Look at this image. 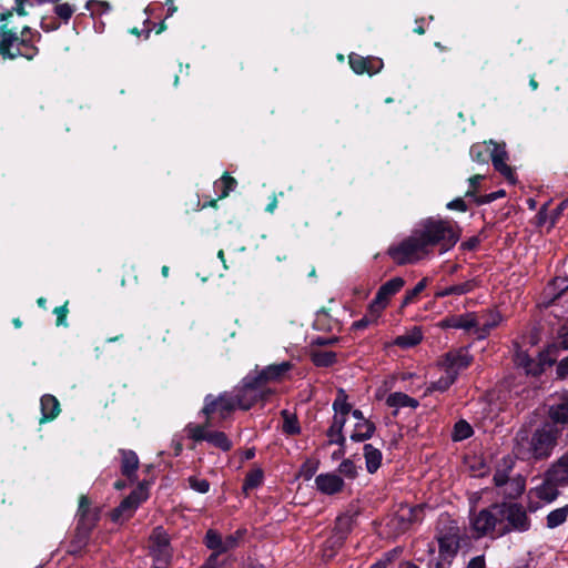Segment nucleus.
I'll return each instance as SVG.
<instances>
[{"instance_id":"49530a36","label":"nucleus","mask_w":568,"mask_h":568,"mask_svg":"<svg viewBox=\"0 0 568 568\" xmlns=\"http://www.w3.org/2000/svg\"><path fill=\"white\" fill-rule=\"evenodd\" d=\"M284 423H283V432L288 435L300 434L301 427L295 416L287 413V410H283Z\"/></svg>"},{"instance_id":"f704fd0d","label":"nucleus","mask_w":568,"mask_h":568,"mask_svg":"<svg viewBox=\"0 0 568 568\" xmlns=\"http://www.w3.org/2000/svg\"><path fill=\"white\" fill-rule=\"evenodd\" d=\"M491 141L476 143L470 148V158L474 162L487 164L490 158Z\"/></svg>"},{"instance_id":"5701e85b","label":"nucleus","mask_w":568,"mask_h":568,"mask_svg":"<svg viewBox=\"0 0 568 568\" xmlns=\"http://www.w3.org/2000/svg\"><path fill=\"white\" fill-rule=\"evenodd\" d=\"M501 320L503 317L497 311L487 312L481 316V322H477V336L485 338L493 328L500 324Z\"/></svg>"},{"instance_id":"72a5a7b5","label":"nucleus","mask_w":568,"mask_h":568,"mask_svg":"<svg viewBox=\"0 0 568 568\" xmlns=\"http://www.w3.org/2000/svg\"><path fill=\"white\" fill-rule=\"evenodd\" d=\"M475 287V282L473 280L466 281L460 284H455L447 286L436 293V297H446L449 295H464L471 292Z\"/></svg>"},{"instance_id":"f03ea898","label":"nucleus","mask_w":568,"mask_h":568,"mask_svg":"<svg viewBox=\"0 0 568 568\" xmlns=\"http://www.w3.org/2000/svg\"><path fill=\"white\" fill-rule=\"evenodd\" d=\"M40 39V33L24 27L18 36L16 30L9 29L7 24L0 27V55L4 59L18 57L32 60L39 52L34 42Z\"/></svg>"},{"instance_id":"13d9d810","label":"nucleus","mask_w":568,"mask_h":568,"mask_svg":"<svg viewBox=\"0 0 568 568\" xmlns=\"http://www.w3.org/2000/svg\"><path fill=\"white\" fill-rule=\"evenodd\" d=\"M484 175L476 174L471 178H469V190L466 192V196H475L476 190L479 186L480 182L483 181Z\"/></svg>"},{"instance_id":"a878e982","label":"nucleus","mask_w":568,"mask_h":568,"mask_svg":"<svg viewBox=\"0 0 568 568\" xmlns=\"http://www.w3.org/2000/svg\"><path fill=\"white\" fill-rule=\"evenodd\" d=\"M40 405L42 413L41 422L54 419L60 413V404L53 395H43Z\"/></svg>"},{"instance_id":"20e7f679","label":"nucleus","mask_w":568,"mask_h":568,"mask_svg":"<svg viewBox=\"0 0 568 568\" xmlns=\"http://www.w3.org/2000/svg\"><path fill=\"white\" fill-rule=\"evenodd\" d=\"M500 503L493 504L469 516V525L475 538H499L503 535V513Z\"/></svg>"},{"instance_id":"b1692460","label":"nucleus","mask_w":568,"mask_h":568,"mask_svg":"<svg viewBox=\"0 0 568 568\" xmlns=\"http://www.w3.org/2000/svg\"><path fill=\"white\" fill-rule=\"evenodd\" d=\"M515 364L523 368L527 375H538L541 373V365L534 358H531L526 352L517 351L515 354Z\"/></svg>"},{"instance_id":"1a4fd4ad","label":"nucleus","mask_w":568,"mask_h":568,"mask_svg":"<svg viewBox=\"0 0 568 568\" xmlns=\"http://www.w3.org/2000/svg\"><path fill=\"white\" fill-rule=\"evenodd\" d=\"M558 487H560V485L550 480L545 474L544 480L528 493V510L535 513L544 505L556 500L559 496Z\"/></svg>"},{"instance_id":"a19ab883","label":"nucleus","mask_w":568,"mask_h":568,"mask_svg":"<svg viewBox=\"0 0 568 568\" xmlns=\"http://www.w3.org/2000/svg\"><path fill=\"white\" fill-rule=\"evenodd\" d=\"M312 362L318 367H328L336 362V353L332 351H314Z\"/></svg>"},{"instance_id":"473e14b6","label":"nucleus","mask_w":568,"mask_h":568,"mask_svg":"<svg viewBox=\"0 0 568 568\" xmlns=\"http://www.w3.org/2000/svg\"><path fill=\"white\" fill-rule=\"evenodd\" d=\"M386 403L388 406L395 407V408H402V407L416 408L419 405L417 399H415L404 393H400V392L390 394L387 397Z\"/></svg>"},{"instance_id":"338daca9","label":"nucleus","mask_w":568,"mask_h":568,"mask_svg":"<svg viewBox=\"0 0 568 568\" xmlns=\"http://www.w3.org/2000/svg\"><path fill=\"white\" fill-rule=\"evenodd\" d=\"M220 554L213 551L202 568H216Z\"/></svg>"},{"instance_id":"ea45409f","label":"nucleus","mask_w":568,"mask_h":568,"mask_svg":"<svg viewBox=\"0 0 568 568\" xmlns=\"http://www.w3.org/2000/svg\"><path fill=\"white\" fill-rule=\"evenodd\" d=\"M333 409L335 412L334 416H343L347 419V415L349 414L352 406L347 403V395L344 389H339L337 397L333 403Z\"/></svg>"},{"instance_id":"09e8293b","label":"nucleus","mask_w":568,"mask_h":568,"mask_svg":"<svg viewBox=\"0 0 568 568\" xmlns=\"http://www.w3.org/2000/svg\"><path fill=\"white\" fill-rule=\"evenodd\" d=\"M189 487L199 493V494H206L210 490V483L204 478H199L196 476H190L187 478Z\"/></svg>"},{"instance_id":"4468645a","label":"nucleus","mask_w":568,"mask_h":568,"mask_svg":"<svg viewBox=\"0 0 568 568\" xmlns=\"http://www.w3.org/2000/svg\"><path fill=\"white\" fill-rule=\"evenodd\" d=\"M146 499V493L143 488L133 490L121 504L112 511L111 519L119 523L129 519L139 505Z\"/></svg>"},{"instance_id":"e2e57ef3","label":"nucleus","mask_w":568,"mask_h":568,"mask_svg":"<svg viewBox=\"0 0 568 568\" xmlns=\"http://www.w3.org/2000/svg\"><path fill=\"white\" fill-rule=\"evenodd\" d=\"M505 196V191L504 190H499V191H496V192H493L488 195L485 196L484 200H476L477 203H490L499 197H503Z\"/></svg>"},{"instance_id":"bb28decb","label":"nucleus","mask_w":568,"mask_h":568,"mask_svg":"<svg viewBox=\"0 0 568 568\" xmlns=\"http://www.w3.org/2000/svg\"><path fill=\"white\" fill-rule=\"evenodd\" d=\"M423 339V332L419 327L414 326L407 333L397 336L393 344L402 348H410L418 345Z\"/></svg>"},{"instance_id":"dca6fc26","label":"nucleus","mask_w":568,"mask_h":568,"mask_svg":"<svg viewBox=\"0 0 568 568\" xmlns=\"http://www.w3.org/2000/svg\"><path fill=\"white\" fill-rule=\"evenodd\" d=\"M471 359L473 357L466 348H459L445 354L440 365L449 374L455 372L454 376L457 378L459 372L470 365Z\"/></svg>"},{"instance_id":"3c124183","label":"nucleus","mask_w":568,"mask_h":568,"mask_svg":"<svg viewBox=\"0 0 568 568\" xmlns=\"http://www.w3.org/2000/svg\"><path fill=\"white\" fill-rule=\"evenodd\" d=\"M53 11L60 19H62L64 22H68L74 13L75 9L73 6L64 2L55 4Z\"/></svg>"},{"instance_id":"9b49d317","label":"nucleus","mask_w":568,"mask_h":568,"mask_svg":"<svg viewBox=\"0 0 568 568\" xmlns=\"http://www.w3.org/2000/svg\"><path fill=\"white\" fill-rule=\"evenodd\" d=\"M405 285V281L399 277H393L384 283L377 291L374 300L369 304V312L377 320L381 313L387 307L390 298L398 293Z\"/></svg>"},{"instance_id":"5fc2aeb1","label":"nucleus","mask_w":568,"mask_h":568,"mask_svg":"<svg viewBox=\"0 0 568 568\" xmlns=\"http://www.w3.org/2000/svg\"><path fill=\"white\" fill-rule=\"evenodd\" d=\"M377 320H375V316L371 314V312L368 311V315L364 316L363 318L356 321L353 323L352 327L354 329H364L366 328L368 325L373 324V323H376Z\"/></svg>"},{"instance_id":"774afa93","label":"nucleus","mask_w":568,"mask_h":568,"mask_svg":"<svg viewBox=\"0 0 568 568\" xmlns=\"http://www.w3.org/2000/svg\"><path fill=\"white\" fill-rule=\"evenodd\" d=\"M315 470H316V467L315 466H312V465H307L305 464L303 466V469H302V473H303V476L306 480L311 479L313 477V475L315 474Z\"/></svg>"},{"instance_id":"864d4df0","label":"nucleus","mask_w":568,"mask_h":568,"mask_svg":"<svg viewBox=\"0 0 568 568\" xmlns=\"http://www.w3.org/2000/svg\"><path fill=\"white\" fill-rule=\"evenodd\" d=\"M511 469V466H507L505 469H497L496 473L494 474V477H493V480H494V484L497 486V487H503V486H506L507 483L509 481V470Z\"/></svg>"},{"instance_id":"f8f14e48","label":"nucleus","mask_w":568,"mask_h":568,"mask_svg":"<svg viewBox=\"0 0 568 568\" xmlns=\"http://www.w3.org/2000/svg\"><path fill=\"white\" fill-rule=\"evenodd\" d=\"M239 408L234 393H223L219 397L207 395L204 399L202 413L210 417L217 413L221 419H225L234 409Z\"/></svg>"},{"instance_id":"37998d69","label":"nucleus","mask_w":568,"mask_h":568,"mask_svg":"<svg viewBox=\"0 0 568 568\" xmlns=\"http://www.w3.org/2000/svg\"><path fill=\"white\" fill-rule=\"evenodd\" d=\"M263 481V471L260 468L253 469L248 471L245 476L243 483V490L247 493L248 490L257 488Z\"/></svg>"},{"instance_id":"de8ad7c7","label":"nucleus","mask_w":568,"mask_h":568,"mask_svg":"<svg viewBox=\"0 0 568 568\" xmlns=\"http://www.w3.org/2000/svg\"><path fill=\"white\" fill-rule=\"evenodd\" d=\"M85 9L91 11V14H104L110 12L111 6L109 2L100 0H89L85 4Z\"/></svg>"},{"instance_id":"a211bd4d","label":"nucleus","mask_w":568,"mask_h":568,"mask_svg":"<svg viewBox=\"0 0 568 568\" xmlns=\"http://www.w3.org/2000/svg\"><path fill=\"white\" fill-rule=\"evenodd\" d=\"M349 65L353 69V71L357 74L367 73L369 75H373L382 70L383 61L379 58H364L362 55L352 53L349 55Z\"/></svg>"},{"instance_id":"0eeeda50","label":"nucleus","mask_w":568,"mask_h":568,"mask_svg":"<svg viewBox=\"0 0 568 568\" xmlns=\"http://www.w3.org/2000/svg\"><path fill=\"white\" fill-rule=\"evenodd\" d=\"M439 555L443 559L453 558L459 549V527L453 520L440 523L436 535Z\"/></svg>"},{"instance_id":"9d476101","label":"nucleus","mask_w":568,"mask_h":568,"mask_svg":"<svg viewBox=\"0 0 568 568\" xmlns=\"http://www.w3.org/2000/svg\"><path fill=\"white\" fill-rule=\"evenodd\" d=\"M149 547L154 568H165L171 559V547L169 537L162 528L153 530Z\"/></svg>"},{"instance_id":"6ab92c4d","label":"nucleus","mask_w":568,"mask_h":568,"mask_svg":"<svg viewBox=\"0 0 568 568\" xmlns=\"http://www.w3.org/2000/svg\"><path fill=\"white\" fill-rule=\"evenodd\" d=\"M545 474L561 487L568 486V450L551 463Z\"/></svg>"},{"instance_id":"69168bd1","label":"nucleus","mask_w":568,"mask_h":568,"mask_svg":"<svg viewBox=\"0 0 568 568\" xmlns=\"http://www.w3.org/2000/svg\"><path fill=\"white\" fill-rule=\"evenodd\" d=\"M551 286L556 287V288H559L560 293L565 292L566 290H568V278H565V277H556L552 283H551Z\"/></svg>"},{"instance_id":"ddd939ff","label":"nucleus","mask_w":568,"mask_h":568,"mask_svg":"<svg viewBox=\"0 0 568 568\" xmlns=\"http://www.w3.org/2000/svg\"><path fill=\"white\" fill-rule=\"evenodd\" d=\"M97 520V511L90 508L89 499L85 496H82L79 503L77 526V540L79 544L84 545L87 542L89 534L94 527Z\"/></svg>"},{"instance_id":"7c9ffc66","label":"nucleus","mask_w":568,"mask_h":568,"mask_svg":"<svg viewBox=\"0 0 568 568\" xmlns=\"http://www.w3.org/2000/svg\"><path fill=\"white\" fill-rule=\"evenodd\" d=\"M501 494L508 499L518 498L526 488V480L523 476L510 478L506 486H503Z\"/></svg>"},{"instance_id":"423d86ee","label":"nucleus","mask_w":568,"mask_h":568,"mask_svg":"<svg viewBox=\"0 0 568 568\" xmlns=\"http://www.w3.org/2000/svg\"><path fill=\"white\" fill-rule=\"evenodd\" d=\"M427 253L428 250L417 229L409 237L388 250L389 256L398 264L415 262Z\"/></svg>"},{"instance_id":"a18cd8bd","label":"nucleus","mask_w":568,"mask_h":568,"mask_svg":"<svg viewBox=\"0 0 568 568\" xmlns=\"http://www.w3.org/2000/svg\"><path fill=\"white\" fill-rule=\"evenodd\" d=\"M473 435V428L466 420H459L455 424L453 438L454 440H464Z\"/></svg>"},{"instance_id":"79ce46f5","label":"nucleus","mask_w":568,"mask_h":568,"mask_svg":"<svg viewBox=\"0 0 568 568\" xmlns=\"http://www.w3.org/2000/svg\"><path fill=\"white\" fill-rule=\"evenodd\" d=\"M454 374L455 372H452V374H449L445 371L444 375H442L437 381L430 383L427 389L429 392H446L457 379L455 378Z\"/></svg>"},{"instance_id":"603ef678","label":"nucleus","mask_w":568,"mask_h":568,"mask_svg":"<svg viewBox=\"0 0 568 568\" xmlns=\"http://www.w3.org/2000/svg\"><path fill=\"white\" fill-rule=\"evenodd\" d=\"M338 471L348 479L357 476V467L351 459H344L338 466Z\"/></svg>"},{"instance_id":"8fccbe9b","label":"nucleus","mask_w":568,"mask_h":568,"mask_svg":"<svg viewBox=\"0 0 568 568\" xmlns=\"http://www.w3.org/2000/svg\"><path fill=\"white\" fill-rule=\"evenodd\" d=\"M427 280L423 278L414 286V288L407 291L404 296L402 306H407L408 304H410L414 301V298L425 290Z\"/></svg>"},{"instance_id":"c03bdc74","label":"nucleus","mask_w":568,"mask_h":568,"mask_svg":"<svg viewBox=\"0 0 568 568\" xmlns=\"http://www.w3.org/2000/svg\"><path fill=\"white\" fill-rule=\"evenodd\" d=\"M236 185V181L230 175H223L219 181L214 183V189L216 192H220L219 197H225L229 195L231 191L234 190Z\"/></svg>"},{"instance_id":"c85d7f7f","label":"nucleus","mask_w":568,"mask_h":568,"mask_svg":"<svg viewBox=\"0 0 568 568\" xmlns=\"http://www.w3.org/2000/svg\"><path fill=\"white\" fill-rule=\"evenodd\" d=\"M121 471L128 478H131L135 475V471L139 467V458L138 455L133 450L121 449Z\"/></svg>"},{"instance_id":"f3484780","label":"nucleus","mask_w":568,"mask_h":568,"mask_svg":"<svg viewBox=\"0 0 568 568\" xmlns=\"http://www.w3.org/2000/svg\"><path fill=\"white\" fill-rule=\"evenodd\" d=\"M490 159L496 171H498L509 183L514 184L516 178L513 169L506 163L508 153L505 143H495L491 141Z\"/></svg>"},{"instance_id":"4d7b16f0","label":"nucleus","mask_w":568,"mask_h":568,"mask_svg":"<svg viewBox=\"0 0 568 568\" xmlns=\"http://www.w3.org/2000/svg\"><path fill=\"white\" fill-rule=\"evenodd\" d=\"M396 555V550L389 551L383 556L379 560L374 562L369 568H386Z\"/></svg>"},{"instance_id":"680f3d73","label":"nucleus","mask_w":568,"mask_h":568,"mask_svg":"<svg viewBox=\"0 0 568 568\" xmlns=\"http://www.w3.org/2000/svg\"><path fill=\"white\" fill-rule=\"evenodd\" d=\"M486 562L484 556H476L469 560L465 568H485Z\"/></svg>"},{"instance_id":"f257e3e1","label":"nucleus","mask_w":568,"mask_h":568,"mask_svg":"<svg viewBox=\"0 0 568 568\" xmlns=\"http://www.w3.org/2000/svg\"><path fill=\"white\" fill-rule=\"evenodd\" d=\"M560 435L561 432L555 424L544 423L532 432L530 437L517 435L515 453L523 460L548 459L557 447Z\"/></svg>"},{"instance_id":"aec40b11","label":"nucleus","mask_w":568,"mask_h":568,"mask_svg":"<svg viewBox=\"0 0 568 568\" xmlns=\"http://www.w3.org/2000/svg\"><path fill=\"white\" fill-rule=\"evenodd\" d=\"M315 485L322 494L334 495L343 489L344 480L334 473H324L316 476Z\"/></svg>"},{"instance_id":"e433bc0d","label":"nucleus","mask_w":568,"mask_h":568,"mask_svg":"<svg viewBox=\"0 0 568 568\" xmlns=\"http://www.w3.org/2000/svg\"><path fill=\"white\" fill-rule=\"evenodd\" d=\"M568 517V505L551 510L546 518L547 527L549 529L557 528L562 525Z\"/></svg>"},{"instance_id":"7ed1b4c3","label":"nucleus","mask_w":568,"mask_h":568,"mask_svg":"<svg viewBox=\"0 0 568 568\" xmlns=\"http://www.w3.org/2000/svg\"><path fill=\"white\" fill-rule=\"evenodd\" d=\"M425 246L429 251L435 245L440 246V254L448 252L459 241L458 226L448 220L429 217L423 221L417 229Z\"/></svg>"},{"instance_id":"6e6552de","label":"nucleus","mask_w":568,"mask_h":568,"mask_svg":"<svg viewBox=\"0 0 568 568\" xmlns=\"http://www.w3.org/2000/svg\"><path fill=\"white\" fill-rule=\"evenodd\" d=\"M233 393L236 397L239 408L248 409L256 402L270 395L271 390L264 389L262 383L258 379H255V376L247 375L243 379L242 387Z\"/></svg>"},{"instance_id":"58836bf2","label":"nucleus","mask_w":568,"mask_h":568,"mask_svg":"<svg viewBox=\"0 0 568 568\" xmlns=\"http://www.w3.org/2000/svg\"><path fill=\"white\" fill-rule=\"evenodd\" d=\"M210 417H207V420L204 425L189 424L185 427V433L189 438L195 442L206 440V436L209 433L207 428L210 427Z\"/></svg>"},{"instance_id":"0e129e2a","label":"nucleus","mask_w":568,"mask_h":568,"mask_svg":"<svg viewBox=\"0 0 568 568\" xmlns=\"http://www.w3.org/2000/svg\"><path fill=\"white\" fill-rule=\"evenodd\" d=\"M557 374L560 377H566L568 375V356L562 358L557 365Z\"/></svg>"},{"instance_id":"c756f323","label":"nucleus","mask_w":568,"mask_h":568,"mask_svg":"<svg viewBox=\"0 0 568 568\" xmlns=\"http://www.w3.org/2000/svg\"><path fill=\"white\" fill-rule=\"evenodd\" d=\"M364 457L366 469L369 474H374L381 466L382 453L371 444L364 445Z\"/></svg>"},{"instance_id":"39448f33","label":"nucleus","mask_w":568,"mask_h":568,"mask_svg":"<svg viewBox=\"0 0 568 568\" xmlns=\"http://www.w3.org/2000/svg\"><path fill=\"white\" fill-rule=\"evenodd\" d=\"M503 535L511 532L524 534L531 528V519L528 515V507L519 503L501 501Z\"/></svg>"},{"instance_id":"393cba45","label":"nucleus","mask_w":568,"mask_h":568,"mask_svg":"<svg viewBox=\"0 0 568 568\" xmlns=\"http://www.w3.org/2000/svg\"><path fill=\"white\" fill-rule=\"evenodd\" d=\"M549 417L555 424H568V392L561 396L560 403L549 407Z\"/></svg>"},{"instance_id":"412c9836","label":"nucleus","mask_w":568,"mask_h":568,"mask_svg":"<svg viewBox=\"0 0 568 568\" xmlns=\"http://www.w3.org/2000/svg\"><path fill=\"white\" fill-rule=\"evenodd\" d=\"M439 326L442 328H464L470 329L473 327H477L476 316L471 313L460 315V316H452L444 318Z\"/></svg>"},{"instance_id":"4c0bfd02","label":"nucleus","mask_w":568,"mask_h":568,"mask_svg":"<svg viewBox=\"0 0 568 568\" xmlns=\"http://www.w3.org/2000/svg\"><path fill=\"white\" fill-rule=\"evenodd\" d=\"M206 442L212 446L220 448L223 452H227L232 448V442L223 432H210L206 436Z\"/></svg>"},{"instance_id":"2f4dec72","label":"nucleus","mask_w":568,"mask_h":568,"mask_svg":"<svg viewBox=\"0 0 568 568\" xmlns=\"http://www.w3.org/2000/svg\"><path fill=\"white\" fill-rule=\"evenodd\" d=\"M375 432V425L369 420L357 422L354 432L351 435L353 442H364L369 439Z\"/></svg>"},{"instance_id":"4be33fe9","label":"nucleus","mask_w":568,"mask_h":568,"mask_svg":"<svg viewBox=\"0 0 568 568\" xmlns=\"http://www.w3.org/2000/svg\"><path fill=\"white\" fill-rule=\"evenodd\" d=\"M292 365L290 362H282L280 364H273L265 367L262 372H260L255 379H258L262 385L268 381H275L283 376L291 369Z\"/></svg>"},{"instance_id":"bf43d9fd","label":"nucleus","mask_w":568,"mask_h":568,"mask_svg":"<svg viewBox=\"0 0 568 568\" xmlns=\"http://www.w3.org/2000/svg\"><path fill=\"white\" fill-rule=\"evenodd\" d=\"M67 312H68L67 305L54 308L58 325H65Z\"/></svg>"},{"instance_id":"052dcab7","label":"nucleus","mask_w":568,"mask_h":568,"mask_svg":"<svg viewBox=\"0 0 568 568\" xmlns=\"http://www.w3.org/2000/svg\"><path fill=\"white\" fill-rule=\"evenodd\" d=\"M447 207L449 210H457V211H460V212L467 211V205L465 204L464 200H462L459 197L450 201L447 204Z\"/></svg>"},{"instance_id":"6e6d98bb","label":"nucleus","mask_w":568,"mask_h":568,"mask_svg":"<svg viewBox=\"0 0 568 568\" xmlns=\"http://www.w3.org/2000/svg\"><path fill=\"white\" fill-rule=\"evenodd\" d=\"M14 2H16V7L12 8V10H8L6 12L0 13V20L1 21H4L9 17H12L13 10H16L19 16H24L26 14L23 2H21L20 0H14Z\"/></svg>"},{"instance_id":"c9c22d12","label":"nucleus","mask_w":568,"mask_h":568,"mask_svg":"<svg viewBox=\"0 0 568 568\" xmlns=\"http://www.w3.org/2000/svg\"><path fill=\"white\" fill-rule=\"evenodd\" d=\"M351 517L339 516L334 528L335 544L343 545L347 534L351 531Z\"/></svg>"},{"instance_id":"cd10ccee","label":"nucleus","mask_w":568,"mask_h":568,"mask_svg":"<svg viewBox=\"0 0 568 568\" xmlns=\"http://www.w3.org/2000/svg\"><path fill=\"white\" fill-rule=\"evenodd\" d=\"M346 424V418L343 416H334L333 423L327 430V437L329 438V444H337L339 446H344L346 439L343 435V428Z\"/></svg>"},{"instance_id":"2eb2a0df","label":"nucleus","mask_w":568,"mask_h":568,"mask_svg":"<svg viewBox=\"0 0 568 568\" xmlns=\"http://www.w3.org/2000/svg\"><path fill=\"white\" fill-rule=\"evenodd\" d=\"M241 537H242L241 530H237L235 534L229 535L225 538H222V536L216 530L209 529L206 531L204 542L209 549L216 551L217 554L221 555L231 549H234L237 546Z\"/></svg>"}]
</instances>
